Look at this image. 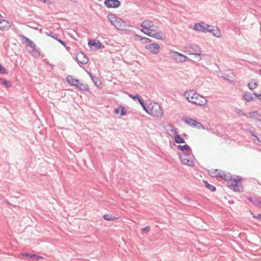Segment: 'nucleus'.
<instances>
[{"mask_svg": "<svg viewBox=\"0 0 261 261\" xmlns=\"http://www.w3.org/2000/svg\"><path fill=\"white\" fill-rule=\"evenodd\" d=\"M0 73L6 74L8 73L7 70L0 64Z\"/></svg>", "mask_w": 261, "mask_h": 261, "instance_id": "obj_38", "label": "nucleus"}, {"mask_svg": "<svg viewBox=\"0 0 261 261\" xmlns=\"http://www.w3.org/2000/svg\"><path fill=\"white\" fill-rule=\"evenodd\" d=\"M208 32L212 33L214 36L217 38H219L221 36L220 31L216 27L211 25L210 28H209Z\"/></svg>", "mask_w": 261, "mask_h": 261, "instance_id": "obj_16", "label": "nucleus"}, {"mask_svg": "<svg viewBox=\"0 0 261 261\" xmlns=\"http://www.w3.org/2000/svg\"><path fill=\"white\" fill-rule=\"evenodd\" d=\"M75 87L81 91H88L89 90L88 85L84 84L80 82L79 80L78 81V82L76 84Z\"/></svg>", "mask_w": 261, "mask_h": 261, "instance_id": "obj_17", "label": "nucleus"}, {"mask_svg": "<svg viewBox=\"0 0 261 261\" xmlns=\"http://www.w3.org/2000/svg\"><path fill=\"white\" fill-rule=\"evenodd\" d=\"M251 133V135H252V136L254 137H256V136L253 133Z\"/></svg>", "mask_w": 261, "mask_h": 261, "instance_id": "obj_54", "label": "nucleus"}, {"mask_svg": "<svg viewBox=\"0 0 261 261\" xmlns=\"http://www.w3.org/2000/svg\"><path fill=\"white\" fill-rule=\"evenodd\" d=\"M32 49L31 50L29 51V53L34 57L35 58H38L40 55V52L36 49L35 48H32Z\"/></svg>", "mask_w": 261, "mask_h": 261, "instance_id": "obj_29", "label": "nucleus"}, {"mask_svg": "<svg viewBox=\"0 0 261 261\" xmlns=\"http://www.w3.org/2000/svg\"><path fill=\"white\" fill-rule=\"evenodd\" d=\"M248 117L257 121H261V115L257 113V111H253L249 113L248 114Z\"/></svg>", "mask_w": 261, "mask_h": 261, "instance_id": "obj_18", "label": "nucleus"}, {"mask_svg": "<svg viewBox=\"0 0 261 261\" xmlns=\"http://www.w3.org/2000/svg\"><path fill=\"white\" fill-rule=\"evenodd\" d=\"M9 24V22L6 20L3 19L2 20H0V29H5V28L8 27Z\"/></svg>", "mask_w": 261, "mask_h": 261, "instance_id": "obj_32", "label": "nucleus"}, {"mask_svg": "<svg viewBox=\"0 0 261 261\" xmlns=\"http://www.w3.org/2000/svg\"><path fill=\"white\" fill-rule=\"evenodd\" d=\"M120 116H122L126 114V112L125 110V108L124 107H123L121 105H120Z\"/></svg>", "mask_w": 261, "mask_h": 261, "instance_id": "obj_37", "label": "nucleus"}, {"mask_svg": "<svg viewBox=\"0 0 261 261\" xmlns=\"http://www.w3.org/2000/svg\"><path fill=\"white\" fill-rule=\"evenodd\" d=\"M75 59L79 64L86 65L89 62L87 56L82 51L76 54Z\"/></svg>", "mask_w": 261, "mask_h": 261, "instance_id": "obj_8", "label": "nucleus"}, {"mask_svg": "<svg viewBox=\"0 0 261 261\" xmlns=\"http://www.w3.org/2000/svg\"><path fill=\"white\" fill-rule=\"evenodd\" d=\"M42 258H43V257H42L41 256H39V255L35 254V257H34V260H39Z\"/></svg>", "mask_w": 261, "mask_h": 261, "instance_id": "obj_44", "label": "nucleus"}, {"mask_svg": "<svg viewBox=\"0 0 261 261\" xmlns=\"http://www.w3.org/2000/svg\"><path fill=\"white\" fill-rule=\"evenodd\" d=\"M189 52L190 53V54L194 55L197 56H201V48L200 47L196 44H190L189 47Z\"/></svg>", "mask_w": 261, "mask_h": 261, "instance_id": "obj_10", "label": "nucleus"}, {"mask_svg": "<svg viewBox=\"0 0 261 261\" xmlns=\"http://www.w3.org/2000/svg\"><path fill=\"white\" fill-rule=\"evenodd\" d=\"M177 148L182 152H187L192 150L191 147L187 144L184 145H178Z\"/></svg>", "mask_w": 261, "mask_h": 261, "instance_id": "obj_27", "label": "nucleus"}, {"mask_svg": "<svg viewBox=\"0 0 261 261\" xmlns=\"http://www.w3.org/2000/svg\"><path fill=\"white\" fill-rule=\"evenodd\" d=\"M44 61L45 62L46 64H48L49 65V63L47 59H44Z\"/></svg>", "mask_w": 261, "mask_h": 261, "instance_id": "obj_50", "label": "nucleus"}, {"mask_svg": "<svg viewBox=\"0 0 261 261\" xmlns=\"http://www.w3.org/2000/svg\"><path fill=\"white\" fill-rule=\"evenodd\" d=\"M179 155L180 161L182 164L187 165L189 166H194V156L192 153V150L189 151L179 153Z\"/></svg>", "mask_w": 261, "mask_h": 261, "instance_id": "obj_4", "label": "nucleus"}, {"mask_svg": "<svg viewBox=\"0 0 261 261\" xmlns=\"http://www.w3.org/2000/svg\"><path fill=\"white\" fill-rule=\"evenodd\" d=\"M222 77L225 80L230 81V79H229V78H228L229 77V76L226 73H223L222 74Z\"/></svg>", "mask_w": 261, "mask_h": 261, "instance_id": "obj_43", "label": "nucleus"}, {"mask_svg": "<svg viewBox=\"0 0 261 261\" xmlns=\"http://www.w3.org/2000/svg\"><path fill=\"white\" fill-rule=\"evenodd\" d=\"M145 48L149 50L152 54H156L159 52L160 45L158 43H152L145 45Z\"/></svg>", "mask_w": 261, "mask_h": 261, "instance_id": "obj_12", "label": "nucleus"}, {"mask_svg": "<svg viewBox=\"0 0 261 261\" xmlns=\"http://www.w3.org/2000/svg\"><path fill=\"white\" fill-rule=\"evenodd\" d=\"M88 46L90 48L94 47L96 49H99L103 48L104 45L102 44L99 41H96L95 40H89L88 41Z\"/></svg>", "mask_w": 261, "mask_h": 261, "instance_id": "obj_13", "label": "nucleus"}, {"mask_svg": "<svg viewBox=\"0 0 261 261\" xmlns=\"http://www.w3.org/2000/svg\"><path fill=\"white\" fill-rule=\"evenodd\" d=\"M149 229H150L149 226H147L144 227L143 228H142V231L143 232H145V231H148Z\"/></svg>", "mask_w": 261, "mask_h": 261, "instance_id": "obj_48", "label": "nucleus"}, {"mask_svg": "<svg viewBox=\"0 0 261 261\" xmlns=\"http://www.w3.org/2000/svg\"><path fill=\"white\" fill-rule=\"evenodd\" d=\"M219 177L222 178L225 181H227L229 184L228 187L234 191L241 192L243 191L242 186L239 185V182L242 180V178L241 176H237V178H232L230 173L225 174L222 171Z\"/></svg>", "mask_w": 261, "mask_h": 261, "instance_id": "obj_1", "label": "nucleus"}, {"mask_svg": "<svg viewBox=\"0 0 261 261\" xmlns=\"http://www.w3.org/2000/svg\"><path fill=\"white\" fill-rule=\"evenodd\" d=\"M182 120L184 121L185 123H186L188 125L196 127L197 128H202L204 129V126L202 125V124L198 121H197L195 119L190 118L189 117H182Z\"/></svg>", "mask_w": 261, "mask_h": 261, "instance_id": "obj_6", "label": "nucleus"}, {"mask_svg": "<svg viewBox=\"0 0 261 261\" xmlns=\"http://www.w3.org/2000/svg\"><path fill=\"white\" fill-rule=\"evenodd\" d=\"M104 4L107 7L109 8H117L121 5V3L119 0H105Z\"/></svg>", "mask_w": 261, "mask_h": 261, "instance_id": "obj_11", "label": "nucleus"}, {"mask_svg": "<svg viewBox=\"0 0 261 261\" xmlns=\"http://www.w3.org/2000/svg\"><path fill=\"white\" fill-rule=\"evenodd\" d=\"M253 94L254 95H255V97H257V95L258 94H257V93H255V92H253Z\"/></svg>", "mask_w": 261, "mask_h": 261, "instance_id": "obj_52", "label": "nucleus"}, {"mask_svg": "<svg viewBox=\"0 0 261 261\" xmlns=\"http://www.w3.org/2000/svg\"><path fill=\"white\" fill-rule=\"evenodd\" d=\"M103 217L105 220L108 221H111L116 219V218L113 217L112 215L110 214H105L103 215Z\"/></svg>", "mask_w": 261, "mask_h": 261, "instance_id": "obj_35", "label": "nucleus"}, {"mask_svg": "<svg viewBox=\"0 0 261 261\" xmlns=\"http://www.w3.org/2000/svg\"><path fill=\"white\" fill-rule=\"evenodd\" d=\"M129 96L130 97H131L132 98H133L134 100L138 99V102L139 101L140 98H142L138 94H136V95L129 94Z\"/></svg>", "mask_w": 261, "mask_h": 261, "instance_id": "obj_39", "label": "nucleus"}, {"mask_svg": "<svg viewBox=\"0 0 261 261\" xmlns=\"http://www.w3.org/2000/svg\"><path fill=\"white\" fill-rule=\"evenodd\" d=\"M22 255L23 256L27 257L29 259L31 260H34V257H35V254L28 253H22Z\"/></svg>", "mask_w": 261, "mask_h": 261, "instance_id": "obj_33", "label": "nucleus"}, {"mask_svg": "<svg viewBox=\"0 0 261 261\" xmlns=\"http://www.w3.org/2000/svg\"><path fill=\"white\" fill-rule=\"evenodd\" d=\"M211 25L205 24L204 22L195 23L194 26V30L203 33L208 32Z\"/></svg>", "mask_w": 261, "mask_h": 261, "instance_id": "obj_9", "label": "nucleus"}, {"mask_svg": "<svg viewBox=\"0 0 261 261\" xmlns=\"http://www.w3.org/2000/svg\"><path fill=\"white\" fill-rule=\"evenodd\" d=\"M140 26L144 30H150L153 27L154 23L150 20H145L141 22Z\"/></svg>", "mask_w": 261, "mask_h": 261, "instance_id": "obj_15", "label": "nucleus"}, {"mask_svg": "<svg viewBox=\"0 0 261 261\" xmlns=\"http://www.w3.org/2000/svg\"><path fill=\"white\" fill-rule=\"evenodd\" d=\"M236 112L242 116H247V114L246 113H245L244 112H242V110L239 109H237L236 110Z\"/></svg>", "mask_w": 261, "mask_h": 261, "instance_id": "obj_41", "label": "nucleus"}, {"mask_svg": "<svg viewBox=\"0 0 261 261\" xmlns=\"http://www.w3.org/2000/svg\"><path fill=\"white\" fill-rule=\"evenodd\" d=\"M156 31L153 30V29H150V31H149V32H148V36H150V37H153V33L155 32Z\"/></svg>", "mask_w": 261, "mask_h": 261, "instance_id": "obj_42", "label": "nucleus"}, {"mask_svg": "<svg viewBox=\"0 0 261 261\" xmlns=\"http://www.w3.org/2000/svg\"><path fill=\"white\" fill-rule=\"evenodd\" d=\"M253 218L261 220V214H258L257 215H253Z\"/></svg>", "mask_w": 261, "mask_h": 261, "instance_id": "obj_45", "label": "nucleus"}, {"mask_svg": "<svg viewBox=\"0 0 261 261\" xmlns=\"http://www.w3.org/2000/svg\"><path fill=\"white\" fill-rule=\"evenodd\" d=\"M246 198L256 206H259L261 201L256 198H253L250 196H246Z\"/></svg>", "mask_w": 261, "mask_h": 261, "instance_id": "obj_24", "label": "nucleus"}, {"mask_svg": "<svg viewBox=\"0 0 261 261\" xmlns=\"http://www.w3.org/2000/svg\"><path fill=\"white\" fill-rule=\"evenodd\" d=\"M257 80H253L249 83L247 86L250 90H253L257 87Z\"/></svg>", "mask_w": 261, "mask_h": 261, "instance_id": "obj_26", "label": "nucleus"}, {"mask_svg": "<svg viewBox=\"0 0 261 261\" xmlns=\"http://www.w3.org/2000/svg\"><path fill=\"white\" fill-rule=\"evenodd\" d=\"M136 40L140 41L143 43H147L151 42V40L146 37H142L139 35L135 36Z\"/></svg>", "mask_w": 261, "mask_h": 261, "instance_id": "obj_20", "label": "nucleus"}, {"mask_svg": "<svg viewBox=\"0 0 261 261\" xmlns=\"http://www.w3.org/2000/svg\"><path fill=\"white\" fill-rule=\"evenodd\" d=\"M149 31L150 30H144V29H142L141 30V31L143 32L145 34L147 35V36H148V32H149Z\"/></svg>", "mask_w": 261, "mask_h": 261, "instance_id": "obj_47", "label": "nucleus"}, {"mask_svg": "<svg viewBox=\"0 0 261 261\" xmlns=\"http://www.w3.org/2000/svg\"><path fill=\"white\" fill-rule=\"evenodd\" d=\"M27 45L31 47L32 48H34L36 47V44L35 43L32 41L31 39L28 42Z\"/></svg>", "mask_w": 261, "mask_h": 261, "instance_id": "obj_40", "label": "nucleus"}, {"mask_svg": "<svg viewBox=\"0 0 261 261\" xmlns=\"http://www.w3.org/2000/svg\"><path fill=\"white\" fill-rule=\"evenodd\" d=\"M90 74V76H91V79L92 80L94 84L96 86H98V83H100V82L99 81V79L96 77H94V76L92 75V74L91 73H89Z\"/></svg>", "mask_w": 261, "mask_h": 261, "instance_id": "obj_36", "label": "nucleus"}, {"mask_svg": "<svg viewBox=\"0 0 261 261\" xmlns=\"http://www.w3.org/2000/svg\"><path fill=\"white\" fill-rule=\"evenodd\" d=\"M222 172V171L219 170L218 169H215V170H212L211 171H209V174L211 176L213 177H219L220 175L221 174V173Z\"/></svg>", "mask_w": 261, "mask_h": 261, "instance_id": "obj_25", "label": "nucleus"}, {"mask_svg": "<svg viewBox=\"0 0 261 261\" xmlns=\"http://www.w3.org/2000/svg\"><path fill=\"white\" fill-rule=\"evenodd\" d=\"M19 37L23 44H27L30 40L29 38L22 35H19Z\"/></svg>", "mask_w": 261, "mask_h": 261, "instance_id": "obj_34", "label": "nucleus"}, {"mask_svg": "<svg viewBox=\"0 0 261 261\" xmlns=\"http://www.w3.org/2000/svg\"><path fill=\"white\" fill-rule=\"evenodd\" d=\"M47 34L62 44L66 48L67 51H69L70 50V47L66 45V43L64 41L58 38L57 35L54 34L51 31H50L49 33H47Z\"/></svg>", "mask_w": 261, "mask_h": 261, "instance_id": "obj_14", "label": "nucleus"}, {"mask_svg": "<svg viewBox=\"0 0 261 261\" xmlns=\"http://www.w3.org/2000/svg\"><path fill=\"white\" fill-rule=\"evenodd\" d=\"M184 199L186 200V202H189L190 201L192 200L189 197L187 196L185 197Z\"/></svg>", "mask_w": 261, "mask_h": 261, "instance_id": "obj_49", "label": "nucleus"}, {"mask_svg": "<svg viewBox=\"0 0 261 261\" xmlns=\"http://www.w3.org/2000/svg\"><path fill=\"white\" fill-rule=\"evenodd\" d=\"M153 38L159 40H163L165 38V34L161 31H156L153 33Z\"/></svg>", "mask_w": 261, "mask_h": 261, "instance_id": "obj_19", "label": "nucleus"}, {"mask_svg": "<svg viewBox=\"0 0 261 261\" xmlns=\"http://www.w3.org/2000/svg\"><path fill=\"white\" fill-rule=\"evenodd\" d=\"M184 95L188 101L198 106L205 105L207 102L206 98L193 90L185 92Z\"/></svg>", "mask_w": 261, "mask_h": 261, "instance_id": "obj_2", "label": "nucleus"}, {"mask_svg": "<svg viewBox=\"0 0 261 261\" xmlns=\"http://www.w3.org/2000/svg\"><path fill=\"white\" fill-rule=\"evenodd\" d=\"M174 134V141L176 143L180 144L185 143L184 139L181 137V136L178 134V132L176 130H175Z\"/></svg>", "mask_w": 261, "mask_h": 261, "instance_id": "obj_22", "label": "nucleus"}, {"mask_svg": "<svg viewBox=\"0 0 261 261\" xmlns=\"http://www.w3.org/2000/svg\"><path fill=\"white\" fill-rule=\"evenodd\" d=\"M149 113L148 114L154 117H160L163 115V111L161 107L158 102H154L151 106L149 108Z\"/></svg>", "mask_w": 261, "mask_h": 261, "instance_id": "obj_5", "label": "nucleus"}, {"mask_svg": "<svg viewBox=\"0 0 261 261\" xmlns=\"http://www.w3.org/2000/svg\"><path fill=\"white\" fill-rule=\"evenodd\" d=\"M49 65L53 68L54 65L53 64H49Z\"/></svg>", "mask_w": 261, "mask_h": 261, "instance_id": "obj_53", "label": "nucleus"}, {"mask_svg": "<svg viewBox=\"0 0 261 261\" xmlns=\"http://www.w3.org/2000/svg\"><path fill=\"white\" fill-rule=\"evenodd\" d=\"M171 56L177 62L181 63L183 62L190 61L191 60L186 56L176 51H172Z\"/></svg>", "mask_w": 261, "mask_h": 261, "instance_id": "obj_7", "label": "nucleus"}, {"mask_svg": "<svg viewBox=\"0 0 261 261\" xmlns=\"http://www.w3.org/2000/svg\"><path fill=\"white\" fill-rule=\"evenodd\" d=\"M120 105L117 108L115 109V110H114V113L115 114H118L120 112Z\"/></svg>", "mask_w": 261, "mask_h": 261, "instance_id": "obj_46", "label": "nucleus"}, {"mask_svg": "<svg viewBox=\"0 0 261 261\" xmlns=\"http://www.w3.org/2000/svg\"><path fill=\"white\" fill-rule=\"evenodd\" d=\"M0 81L2 82V84L5 85L6 88H10L12 86L11 82L4 78H1Z\"/></svg>", "mask_w": 261, "mask_h": 261, "instance_id": "obj_31", "label": "nucleus"}, {"mask_svg": "<svg viewBox=\"0 0 261 261\" xmlns=\"http://www.w3.org/2000/svg\"><path fill=\"white\" fill-rule=\"evenodd\" d=\"M229 203H233V201H229Z\"/></svg>", "mask_w": 261, "mask_h": 261, "instance_id": "obj_55", "label": "nucleus"}, {"mask_svg": "<svg viewBox=\"0 0 261 261\" xmlns=\"http://www.w3.org/2000/svg\"><path fill=\"white\" fill-rule=\"evenodd\" d=\"M259 73H260V75H261V69H260V70H259Z\"/></svg>", "mask_w": 261, "mask_h": 261, "instance_id": "obj_56", "label": "nucleus"}, {"mask_svg": "<svg viewBox=\"0 0 261 261\" xmlns=\"http://www.w3.org/2000/svg\"><path fill=\"white\" fill-rule=\"evenodd\" d=\"M257 97H258V98H259V100H261V93L258 94L257 95Z\"/></svg>", "mask_w": 261, "mask_h": 261, "instance_id": "obj_51", "label": "nucleus"}, {"mask_svg": "<svg viewBox=\"0 0 261 261\" xmlns=\"http://www.w3.org/2000/svg\"><path fill=\"white\" fill-rule=\"evenodd\" d=\"M67 82L71 86H75L76 84L78 82L79 80L73 77L72 75H69L66 77Z\"/></svg>", "mask_w": 261, "mask_h": 261, "instance_id": "obj_21", "label": "nucleus"}, {"mask_svg": "<svg viewBox=\"0 0 261 261\" xmlns=\"http://www.w3.org/2000/svg\"><path fill=\"white\" fill-rule=\"evenodd\" d=\"M108 18L111 23L118 30H124L127 26L126 22L120 18L118 17L115 14H109Z\"/></svg>", "mask_w": 261, "mask_h": 261, "instance_id": "obj_3", "label": "nucleus"}, {"mask_svg": "<svg viewBox=\"0 0 261 261\" xmlns=\"http://www.w3.org/2000/svg\"><path fill=\"white\" fill-rule=\"evenodd\" d=\"M203 182L204 183L205 187L209 189L211 191L215 192L216 190V187L210 184L207 181L203 180Z\"/></svg>", "mask_w": 261, "mask_h": 261, "instance_id": "obj_28", "label": "nucleus"}, {"mask_svg": "<svg viewBox=\"0 0 261 261\" xmlns=\"http://www.w3.org/2000/svg\"><path fill=\"white\" fill-rule=\"evenodd\" d=\"M139 103L141 105V106L142 107V108H143L144 110L147 112V113H149L148 111H149V108H150L149 106L148 107H147L143 100V99H142V98H140L139 99Z\"/></svg>", "mask_w": 261, "mask_h": 261, "instance_id": "obj_30", "label": "nucleus"}, {"mask_svg": "<svg viewBox=\"0 0 261 261\" xmlns=\"http://www.w3.org/2000/svg\"><path fill=\"white\" fill-rule=\"evenodd\" d=\"M243 97L247 102L252 101L255 99V98L253 97L252 95L248 92H245L244 93Z\"/></svg>", "mask_w": 261, "mask_h": 261, "instance_id": "obj_23", "label": "nucleus"}]
</instances>
